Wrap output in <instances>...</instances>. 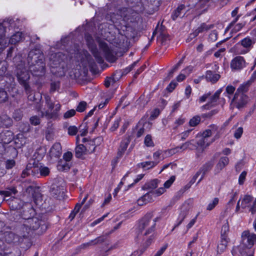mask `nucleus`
Wrapping results in <instances>:
<instances>
[{
    "label": "nucleus",
    "mask_w": 256,
    "mask_h": 256,
    "mask_svg": "<svg viewBox=\"0 0 256 256\" xmlns=\"http://www.w3.org/2000/svg\"><path fill=\"white\" fill-rule=\"evenodd\" d=\"M144 143L148 147H152L154 146V144L151 135L148 134L144 138Z\"/></svg>",
    "instance_id": "43"
},
{
    "label": "nucleus",
    "mask_w": 256,
    "mask_h": 256,
    "mask_svg": "<svg viewBox=\"0 0 256 256\" xmlns=\"http://www.w3.org/2000/svg\"><path fill=\"white\" fill-rule=\"evenodd\" d=\"M176 177L175 176H172L170 179L167 180L164 184V188H168L171 185L173 184L174 181L175 180Z\"/></svg>",
    "instance_id": "50"
},
{
    "label": "nucleus",
    "mask_w": 256,
    "mask_h": 256,
    "mask_svg": "<svg viewBox=\"0 0 256 256\" xmlns=\"http://www.w3.org/2000/svg\"><path fill=\"white\" fill-rule=\"evenodd\" d=\"M243 133V128L242 127H239L238 128L234 133V136L236 139L240 138Z\"/></svg>",
    "instance_id": "56"
},
{
    "label": "nucleus",
    "mask_w": 256,
    "mask_h": 256,
    "mask_svg": "<svg viewBox=\"0 0 256 256\" xmlns=\"http://www.w3.org/2000/svg\"><path fill=\"white\" fill-rule=\"evenodd\" d=\"M30 124L34 126L38 125L40 122V118L36 116H32L30 119Z\"/></svg>",
    "instance_id": "49"
},
{
    "label": "nucleus",
    "mask_w": 256,
    "mask_h": 256,
    "mask_svg": "<svg viewBox=\"0 0 256 256\" xmlns=\"http://www.w3.org/2000/svg\"><path fill=\"white\" fill-rule=\"evenodd\" d=\"M81 208V205L79 204H77L74 210L71 212L69 216V218L70 220H72L75 217L76 214L79 212L80 208Z\"/></svg>",
    "instance_id": "44"
},
{
    "label": "nucleus",
    "mask_w": 256,
    "mask_h": 256,
    "mask_svg": "<svg viewBox=\"0 0 256 256\" xmlns=\"http://www.w3.org/2000/svg\"><path fill=\"white\" fill-rule=\"evenodd\" d=\"M87 150V144H79L76 148V158H80L86 154Z\"/></svg>",
    "instance_id": "31"
},
{
    "label": "nucleus",
    "mask_w": 256,
    "mask_h": 256,
    "mask_svg": "<svg viewBox=\"0 0 256 256\" xmlns=\"http://www.w3.org/2000/svg\"><path fill=\"white\" fill-rule=\"evenodd\" d=\"M249 100L246 94L236 92L231 101L230 106L236 107L238 109L243 108L246 106Z\"/></svg>",
    "instance_id": "9"
},
{
    "label": "nucleus",
    "mask_w": 256,
    "mask_h": 256,
    "mask_svg": "<svg viewBox=\"0 0 256 256\" xmlns=\"http://www.w3.org/2000/svg\"><path fill=\"white\" fill-rule=\"evenodd\" d=\"M26 208H25L24 210L23 211V213L22 214V217L23 219L25 220H28L29 219H31L34 214V210L33 208H32L30 206L28 207L26 206Z\"/></svg>",
    "instance_id": "26"
},
{
    "label": "nucleus",
    "mask_w": 256,
    "mask_h": 256,
    "mask_svg": "<svg viewBox=\"0 0 256 256\" xmlns=\"http://www.w3.org/2000/svg\"><path fill=\"white\" fill-rule=\"evenodd\" d=\"M28 62L29 68L36 76H42L44 72L45 64L44 62V56L40 50L35 49L30 52Z\"/></svg>",
    "instance_id": "1"
},
{
    "label": "nucleus",
    "mask_w": 256,
    "mask_h": 256,
    "mask_svg": "<svg viewBox=\"0 0 256 256\" xmlns=\"http://www.w3.org/2000/svg\"><path fill=\"white\" fill-rule=\"evenodd\" d=\"M219 74H214L212 70H208L206 74V78L212 83L216 82L220 78Z\"/></svg>",
    "instance_id": "27"
},
{
    "label": "nucleus",
    "mask_w": 256,
    "mask_h": 256,
    "mask_svg": "<svg viewBox=\"0 0 256 256\" xmlns=\"http://www.w3.org/2000/svg\"><path fill=\"white\" fill-rule=\"evenodd\" d=\"M230 65L232 70L240 71L246 67L247 63L243 56H236L232 60Z\"/></svg>",
    "instance_id": "16"
},
{
    "label": "nucleus",
    "mask_w": 256,
    "mask_h": 256,
    "mask_svg": "<svg viewBox=\"0 0 256 256\" xmlns=\"http://www.w3.org/2000/svg\"><path fill=\"white\" fill-rule=\"evenodd\" d=\"M62 152V146L58 142L54 144L50 150V154L52 158H58L60 156Z\"/></svg>",
    "instance_id": "22"
},
{
    "label": "nucleus",
    "mask_w": 256,
    "mask_h": 256,
    "mask_svg": "<svg viewBox=\"0 0 256 256\" xmlns=\"http://www.w3.org/2000/svg\"><path fill=\"white\" fill-rule=\"evenodd\" d=\"M138 62V61H136L134 62L133 64H132L130 66L124 69L122 73V74L125 75L128 73L129 72H130L133 69V68L136 65Z\"/></svg>",
    "instance_id": "54"
},
{
    "label": "nucleus",
    "mask_w": 256,
    "mask_h": 256,
    "mask_svg": "<svg viewBox=\"0 0 256 256\" xmlns=\"http://www.w3.org/2000/svg\"><path fill=\"white\" fill-rule=\"evenodd\" d=\"M66 58V56L62 52L52 54L50 56V66L52 68H63L62 64Z\"/></svg>",
    "instance_id": "10"
},
{
    "label": "nucleus",
    "mask_w": 256,
    "mask_h": 256,
    "mask_svg": "<svg viewBox=\"0 0 256 256\" xmlns=\"http://www.w3.org/2000/svg\"><path fill=\"white\" fill-rule=\"evenodd\" d=\"M70 166L69 162L60 160L58 162L57 168L58 170L64 171L68 170L70 168Z\"/></svg>",
    "instance_id": "29"
},
{
    "label": "nucleus",
    "mask_w": 256,
    "mask_h": 256,
    "mask_svg": "<svg viewBox=\"0 0 256 256\" xmlns=\"http://www.w3.org/2000/svg\"><path fill=\"white\" fill-rule=\"evenodd\" d=\"M214 135L210 142H213L216 140L220 138V130L218 126L215 124H212L208 126L202 134V136L208 140V138Z\"/></svg>",
    "instance_id": "13"
},
{
    "label": "nucleus",
    "mask_w": 256,
    "mask_h": 256,
    "mask_svg": "<svg viewBox=\"0 0 256 256\" xmlns=\"http://www.w3.org/2000/svg\"><path fill=\"white\" fill-rule=\"evenodd\" d=\"M130 142V138L128 137L124 138L121 142L117 152V158L122 156Z\"/></svg>",
    "instance_id": "19"
},
{
    "label": "nucleus",
    "mask_w": 256,
    "mask_h": 256,
    "mask_svg": "<svg viewBox=\"0 0 256 256\" xmlns=\"http://www.w3.org/2000/svg\"><path fill=\"white\" fill-rule=\"evenodd\" d=\"M213 165H214V162L212 161H210V162H208L206 163L202 166V168L200 169V171L202 172V177L200 178L198 181L197 184H198L202 180L205 174L207 172H208V170H211V168L213 166Z\"/></svg>",
    "instance_id": "30"
},
{
    "label": "nucleus",
    "mask_w": 256,
    "mask_h": 256,
    "mask_svg": "<svg viewBox=\"0 0 256 256\" xmlns=\"http://www.w3.org/2000/svg\"><path fill=\"white\" fill-rule=\"evenodd\" d=\"M213 24H206V23L202 24L192 34H190L191 38H194L198 36L200 33L207 32L210 29L212 28Z\"/></svg>",
    "instance_id": "20"
},
{
    "label": "nucleus",
    "mask_w": 256,
    "mask_h": 256,
    "mask_svg": "<svg viewBox=\"0 0 256 256\" xmlns=\"http://www.w3.org/2000/svg\"><path fill=\"white\" fill-rule=\"evenodd\" d=\"M46 104L48 108V110L45 112L41 110L42 106L38 104L36 108L38 112H40L41 116H46L48 119H56L58 116V112L60 110L61 105L60 103L52 102L49 96H45Z\"/></svg>",
    "instance_id": "3"
},
{
    "label": "nucleus",
    "mask_w": 256,
    "mask_h": 256,
    "mask_svg": "<svg viewBox=\"0 0 256 256\" xmlns=\"http://www.w3.org/2000/svg\"><path fill=\"white\" fill-rule=\"evenodd\" d=\"M219 199L218 198H215L212 202L209 203L208 205L206 210H212L218 203Z\"/></svg>",
    "instance_id": "46"
},
{
    "label": "nucleus",
    "mask_w": 256,
    "mask_h": 256,
    "mask_svg": "<svg viewBox=\"0 0 256 256\" xmlns=\"http://www.w3.org/2000/svg\"><path fill=\"white\" fill-rule=\"evenodd\" d=\"M86 40L87 42V44L92 52L94 56L96 58V60L98 63H102L103 62V59L102 57L100 55L99 52L96 48V46L94 44V42L92 36L90 34L86 35Z\"/></svg>",
    "instance_id": "14"
},
{
    "label": "nucleus",
    "mask_w": 256,
    "mask_h": 256,
    "mask_svg": "<svg viewBox=\"0 0 256 256\" xmlns=\"http://www.w3.org/2000/svg\"><path fill=\"white\" fill-rule=\"evenodd\" d=\"M201 118L199 116H196L192 117L189 121V125L190 126H196L198 124Z\"/></svg>",
    "instance_id": "40"
},
{
    "label": "nucleus",
    "mask_w": 256,
    "mask_h": 256,
    "mask_svg": "<svg viewBox=\"0 0 256 256\" xmlns=\"http://www.w3.org/2000/svg\"><path fill=\"white\" fill-rule=\"evenodd\" d=\"M12 124V120L10 118L6 116H4L2 117L0 116V128L4 126L8 127Z\"/></svg>",
    "instance_id": "37"
},
{
    "label": "nucleus",
    "mask_w": 256,
    "mask_h": 256,
    "mask_svg": "<svg viewBox=\"0 0 256 256\" xmlns=\"http://www.w3.org/2000/svg\"><path fill=\"white\" fill-rule=\"evenodd\" d=\"M229 231V226L228 222L224 224L222 228L221 236H226V234Z\"/></svg>",
    "instance_id": "64"
},
{
    "label": "nucleus",
    "mask_w": 256,
    "mask_h": 256,
    "mask_svg": "<svg viewBox=\"0 0 256 256\" xmlns=\"http://www.w3.org/2000/svg\"><path fill=\"white\" fill-rule=\"evenodd\" d=\"M222 92V89L220 88L216 92L213 96H212L210 99L209 102L213 106L214 105V103L217 101L218 98H219L220 94Z\"/></svg>",
    "instance_id": "39"
},
{
    "label": "nucleus",
    "mask_w": 256,
    "mask_h": 256,
    "mask_svg": "<svg viewBox=\"0 0 256 256\" xmlns=\"http://www.w3.org/2000/svg\"><path fill=\"white\" fill-rule=\"evenodd\" d=\"M166 192V188L164 187H160L155 191L152 192V194H155L158 196L163 194Z\"/></svg>",
    "instance_id": "60"
},
{
    "label": "nucleus",
    "mask_w": 256,
    "mask_h": 256,
    "mask_svg": "<svg viewBox=\"0 0 256 256\" xmlns=\"http://www.w3.org/2000/svg\"><path fill=\"white\" fill-rule=\"evenodd\" d=\"M98 44L106 60L112 62H114L116 58L112 48L104 42L100 41Z\"/></svg>",
    "instance_id": "15"
},
{
    "label": "nucleus",
    "mask_w": 256,
    "mask_h": 256,
    "mask_svg": "<svg viewBox=\"0 0 256 256\" xmlns=\"http://www.w3.org/2000/svg\"><path fill=\"white\" fill-rule=\"evenodd\" d=\"M154 238V236L152 235H150L144 244V247L140 249L138 251L134 252L132 255L139 253L138 256H140V255L142 254L143 252L146 250V248L152 244Z\"/></svg>",
    "instance_id": "28"
},
{
    "label": "nucleus",
    "mask_w": 256,
    "mask_h": 256,
    "mask_svg": "<svg viewBox=\"0 0 256 256\" xmlns=\"http://www.w3.org/2000/svg\"><path fill=\"white\" fill-rule=\"evenodd\" d=\"M251 84L247 81L241 84L238 88L236 90V92H238L242 94H245L246 92Z\"/></svg>",
    "instance_id": "35"
},
{
    "label": "nucleus",
    "mask_w": 256,
    "mask_h": 256,
    "mask_svg": "<svg viewBox=\"0 0 256 256\" xmlns=\"http://www.w3.org/2000/svg\"><path fill=\"white\" fill-rule=\"evenodd\" d=\"M212 142H208V140L201 136L197 138L196 140H192L183 144L180 148L183 150L187 148L190 150L196 149L202 152Z\"/></svg>",
    "instance_id": "5"
},
{
    "label": "nucleus",
    "mask_w": 256,
    "mask_h": 256,
    "mask_svg": "<svg viewBox=\"0 0 256 256\" xmlns=\"http://www.w3.org/2000/svg\"><path fill=\"white\" fill-rule=\"evenodd\" d=\"M186 11L187 10L184 5L181 4L179 6L172 15V20H174L178 17H184L185 16Z\"/></svg>",
    "instance_id": "23"
},
{
    "label": "nucleus",
    "mask_w": 256,
    "mask_h": 256,
    "mask_svg": "<svg viewBox=\"0 0 256 256\" xmlns=\"http://www.w3.org/2000/svg\"><path fill=\"white\" fill-rule=\"evenodd\" d=\"M229 162V159L228 157L222 156L220 158L215 168V171L218 173L220 172Z\"/></svg>",
    "instance_id": "24"
},
{
    "label": "nucleus",
    "mask_w": 256,
    "mask_h": 256,
    "mask_svg": "<svg viewBox=\"0 0 256 256\" xmlns=\"http://www.w3.org/2000/svg\"><path fill=\"white\" fill-rule=\"evenodd\" d=\"M7 70L6 64L5 62H0V76L4 74Z\"/></svg>",
    "instance_id": "52"
},
{
    "label": "nucleus",
    "mask_w": 256,
    "mask_h": 256,
    "mask_svg": "<svg viewBox=\"0 0 256 256\" xmlns=\"http://www.w3.org/2000/svg\"><path fill=\"white\" fill-rule=\"evenodd\" d=\"M160 181L158 179L152 180L146 182L144 186V188L146 190H153L158 186Z\"/></svg>",
    "instance_id": "32"
},
{
    "label": "nucleus",
    "mask_w": 256,
    "mask_h": 256,
    "mask_svg": "<svg viewBox=\"0 0 256 256\" xmlns=\"http://www.w3.org/2000/svg\"><path fill=\"white\" fill-rule=\"evenodd\" d=\"M30 171L32 176H36L40 173V166H36L32 165Z\"/></svg>",
    "instance_id": "59"
},
{
    "label": "nucleus",
    "mask_w": 256,
    "mask_h": 256,
    "mask_svg": "<svg viewBox=\"0 0 256 256\" xmlns=\"http://www.w3.org/2000/svg\"><path fill=\"white\" fill-rule=\"evenodd\" d=\"M256 42V39H252L249 36L242 40L236 46L237 54H245L248 53L252 48Z\"/></svg>",
    "instance_id": "6"
},
{
    "label": "nucleus",
    "mask_w": 256,
    "mask_h": 256,
    "mask_svg": "<svg viewBox=\"0 0 256 256\" xmlns=\"http://www.w3.org/2000/svg\"><path fill=\"white\" fill-rule=\"evenodd\" d=\"M240 206L242 208L247 210L252 214L256 212V198L246 194L241 198Z\"/></svg>",
    "instance_id": "8"
},
{
    "label": "nucleus",
    "mask_w": 256,
    "mask_h": 256,
    "mask_svg": "<svg viewBox=\"0 0 256 256\" xmlns=\"http://www.w3.org/2000/svg\"><path fill=\"white\" fill-rule=\"evenodd\" d=\"M228 242V238L226 236H221L220 243L218 246V250L220 252H222L226 248Z\"/></svg>",
    "instance_id": "36"
},
{
    "label": "nucleus",
    "mask_w": 256,
    "mask_h": 256,
    "mask_svg": "<svg viewBox=\"0 0 256 256\" xmlns=\"http://www.w3.org/2000/svg\"><path fill=\"white\" fill-rule=\"evenodd\" d=\"M22 65V62H21V64H18L16 66V76L20 84L24 86L26 90H28L30 87L28 84V81L30 79V76L28 70L25 68H23Z\"/></svg>",
    "instance_id": "7"
},
{
    "label": "nucleus",
    "mask_w": 256,
    "mask_h": 256,
    "mask_svg": "<svg viewBox=\"0 0 256 256\" xmlns=\"http://www.w3.org/2000/svg\"><path fill=\"white\" fill-rule=\"evenodd\" d=\"M8 98L6 92L2 88H0V102H6Z\"/></svg>",
    "instance_id": "48"
},
{
    "label": "nucleus",
    "mask_w": 256,
    "mask_h": 256,
    "mask_svg": "<svg viewBox=\"0 0 256 256\" xmlns=\"http://www.w3.org/2000/svg\"><path fill=\"white\" fill-rule=\"evenodd\" d=\"M50 172V169L48 168L45 166H40V176H46L49 174Z\"/></svg>",
    "instance_id": "45"
},
{
    "label": "nucleus",
    "mask_w": 256,
    "mask_h": 256,
    "mask_svg": "<svg viewBox=\"0 0 256 256\" xmlns=\"http://www.w3.org/2000/svg\"><path fill=\"white\" fill-rule=\"evenodd\" d=\"M157 163L154 162H144L140 163L142 166L146 170L152 168L156 165Z\"/></svg>",
    "instance_id": "41"
},
{
    "label": "nucleus",
    "mask_w": 256,
    "mask_h": 256,
    "mask_svg": "<svg viewBox=\"0 0 256 256\" xmlns=\"http://www.w3.org/2000/svg\"><path fill=\"white\" fill-rule=\"evenodd\" d=\"M108 234H106L92 240L94 246L100 244L104 242H106L108 241Z\"/></svg>",
    "instance_id": "34"
},
{
    "label": "nucleus",
    "mask_w": 256,
    "mask_h": 256,
    "mask_svg": "<svg viewBox=\"0 0 256 256\" xmlns=\"http://www.w3.org/2000/svg\"><path fill=\"white\" fill-rule=\"evenodd\" d=\"M184 59V57H183L178 62V63L176 64L172 68V69L170 72L168 74V76L170 78L172 77V76L173 73L176 71L179 68V66L181 65V64L183 62Z\"/></svg>",
    "instance_id": "47"
},
{
    "label": "nucleus",
    "mask_w": 256,
    "mask_h": 256,
    "mask_svg": "<svg viewBox=\"0 0 256 256\" xmlns=\"http://www.w3.org/2000/svg\"><path fill=\"white\" fill-rule=\"evenodd\" d=\"M10 196V198L6 200L8 202L10 208L12 210H18L20 209L24 205V202L20 198L12 196V195Z\"/></svg>",
    "instance_id": "18"
},
{
    "label": "nucleus",
    "mask_w": 256,
    "mask_h": 256,
    "mask_svg": "<svg viewBox=\"0 0 256 256\" xmlns=\"http://www.w3.org/2000/svg\"><path fill=\"white\" fill-rule=\"evenodd\" d=\"M86 102H81L79 103L78 105L77 106L76 110L78 112H83L86 106Z\"/></svg>",
    "instance_id": "53"
},
{
    "label": "nucleus",
    "mask_w": 256,
    "mask_h": 256,
    "mask_svg": "<svg viewBox=\"0 0 256 256\" xmlns=\"http://www.w3.org/2000/svg\"><path fill=\"white\" fill-rule=\"evenodd\" d=\"M14 21L10 20L9 22L4 21L0 24V50H3L8 45V40L5 38L6 28L9 26H12Z\"/></svg>",
    "instance_id": "12"
},
{
    "label": "nucleus",
    "mask_w": 256,
    "mask_h": 256,
    "mask_svg": "<svg viewBox=\"0 0 256 256\" xmlns=\"http://www.w3.org/2000/svg\"><path fill=\"white\" fill-rule=\"evenodd\" d=\"M32 167L31 164H28L26 166V168L25 170H24L22 174V178H25L27 176L31 174L30 168Z\"/></svg>",
    "instance_id": "55"
},
{
    "label": "nucleus",
    "mask_w": 256,
    "mask_h": 256,
    "mask_svg": "<svg viewBox=\"0 0 256 256\" xmlns=\"http://www.w3.org/2000/svg\"><path fill=\"white\" fill-rule=\"evenodd\" d=\"M120 120H121L120 118H118L116 119V120H114V124H112V126L110 128V130L112 132L115 131L118 128L119 126V124H120Z\"/></svg>",
    "instance_id": "61"
},
{
    "label": "nucleus",
    "mask_w": 256,
    "mask_h": 256,
    "mask_svg": "<svg viewBox=\"0 0 256 256\" xmlns=\"http://www.w3.org/2000/svg\"><path fill=\"white\" fill-rule=\"evenodd\" d=\"M94 246L92 240L82 244L79 246L78 247V250H81L88 249L90 247Z\"/></svg>",
    "instance_id": "42"
},
{
    "label": "nucleus",
    "mask_w": 256,
    "mask_h": 256,
    "mask_svg": "<svg viewBox=\"0 0 256 256\" xmlns=\"http://www.w3.org/2000/svg\"><path fill=\"white\" fill-rule=\"evenodd\" d=\"M160 111L158 108L154 109L152 112L150 116V120H154L157 118L160 114Z\"/></svg>",
    "instance_id": "62"
},
{
    "label": "nucleus",
    "mask_w": 256,
    "mask_h": 256,
    "mask_svg": "<svg viewBox=\"0 0 256 256\" xmlns=\"http://www.w3.org/2000/svg\"><path fill=\"white\" fill-rule=\"evenodd\" d=\"M50 193L52 196L60 198L64 196V188L62 186L53 185L50 188Z\"/></svg>",
    "instance_id": "21"
},
{
    "label": "nucleus",
    "mask_w": 256,
    "mask_h": 256,
    "mask_svg": "<svg viewBox=\"0 0 256 256\" xmlns=\"http://www.w3.org/2000/svg\"><path fill=\"white\" fill-rule=\"evenodd\" d=\"M22 38V32H16L13 34L9 40V43L12 44H15L20 42Z\"/></svg>",
    "instance_id": "33"
},
{
    "label": "nucleus",
    "mask_w": 256,
    "mask_h": 256,
    "mask_svg": "<svg viewBox=\"0 0 256 256\" xmlns=\"http://www.w3.org/2000/svg\"><path fill=\"white\" fill-rule=\"evenodd\" d=\"M242 242L244 246L250 248L256 242V234L250 233L248 231H244L242 234Z\"/></svg>",
    "instance_id": "17"
},
{
    "label": "nucleus",
    "mask_w": 256,
    "mask_h": 256,
    "mask_svg": "<svg viewBox=\"0 0 256 256\" xmlns=\"http://www.w3.org/2000/svg\"><path fill=\"white\" fill-rule=\"evenodd\" d=\"M47 229L46 222L37 217H32L31 219L25 220L24 222L22 230L28 234L30 232L38 230L39 233H42Z\"/></svg>",
    "instance_id": "4"
},
{
    "label": "nucleus",
    "mask_w": 256,
    "mask_h": 256,
    "mask_svg": "<svg viewBox=\"0 0 256 256\" xmlns=\"http://www.w3.org/2000/svg\"><path fill=\"white\" fill-rule=\"evenodd\" d=\"M152 192H148L141 196L138 200V205L143 206L148 202H152Z\"/></svg>",
    "instance_id": "25"
},
{
    "label": "nucleus",
    "mask_w": 256,
    "mask_h": 256,
    "mask_svg": "<svg viewBox=\"0 0 256 256\" xmlns=\"http://www.w3.org/2000/svg\"><path fill=\"white\" fill-rule=\"evenodd\" d=\"M208 1L206 0H199L194 5V7L198 10H200L203 12L206 10Z\"/></svg>",
    "instance_id": "38"
},
{
    "label": "nucleus",
    "mask_w": 256,
    "mask_h": 256,
    "mask_svg": "<svg viewBox=\"0 0 256 256\" xmlns=\"http://www.w3.org/2000/svg\"><path fill=\"white\" fill-rule=\"evenodd\" d=\"M78 131V129L76 126H70L68 128V134L71 136L76 135Z\"/></svg>",
    "instance_id": "57"
},
{
    "label": "nucleus",
    "mask_w": 256,
    "mask_h": 256,
    "mask_svg": "<svg viewBox=\"0 0 256 256\" xmlns=\"http://www.w3.org/2000/svg\"><path fill=\"white\" fill-rule=\"evenodd\" d=\"M246 171L242 172L241 173V174L240 175L239 178H238V184L240 185L243 184L244 183L245 180H246Z\"/></svg>",
    "instance_id": "58"
},
{
    "label": "nucleus",
    "mask_w": 256,
    "mask_h": 256,
    "mask_svg": "<svg viewBox=\"0 0 256 256\" xmlns=\"http://www.w3.org/2000/svg\"><path fill=\"white\" fill-rule=\"evenodd\" d=\"M15 161L13 160H8L6 162V168L7 169H10L15 166Z\"/></svg>",
    "instance_id": "63"
},
{
    "label": "nucleus",
    "mask_w": 256,
    "mask_h": 256,
    "mask_svg": "<svg viewBox=\"0 0 256 256\" xmlns=\"http://www.w3.org/2000/svg\"><path fill=\"white\" fill-rule=\"evenodd\" d=\"M152 218V212H148L138 221V230L141 235L146 236L154 232L156 222L160 218L156 217L153 219Z\"/></svg>",
    "instance_id": "2"
},
{
    "label": "nucleus",
    "mask_w": 256,
    "mask_h": 256,
    "mask_svg": "<svg viewBox=\"0 0 256 256\" xmlns=\"http://www.w3.org/2000/svg\"><path fill=\"white\" fill-rule=\"evenodd\" d=\"M76 114V110L74 109H72L66 112L64 114V118L65 119L69 118Z\"/></svg>",
    "instance_id": "51"
},
{
    "label": "nucleus",
    "mask_w": 256,
    "mask_h": 256,
    "mask_svg": "<svg viewBox=\"0 0 256 256\" xmlns=\"http://www.w3.org/2000/svg\"><path fill=\"white\" fill-rule=\"evenodd\" d=\"M191 202L192 200H189L184 202L182 206L180 214L176 220V223L175 224L172 230L179 226L186 217L192 208Z\"/></svg>",
    "instance_id": "11"
}]
</instances>
